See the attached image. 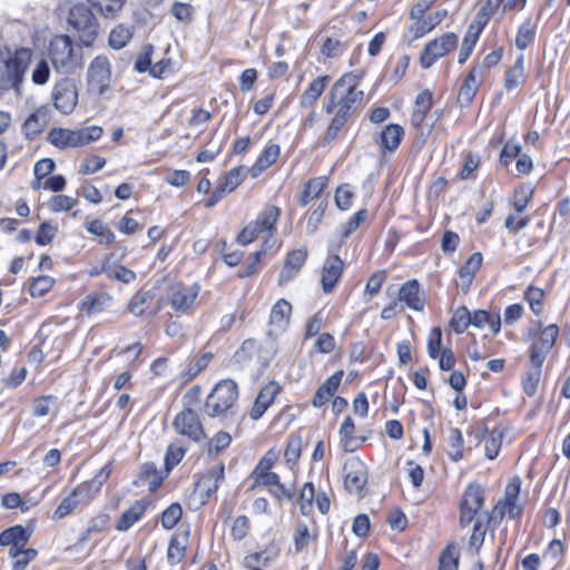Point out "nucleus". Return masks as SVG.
I'll use <instances>...</instances> for the list:
<instances>
[{
	"label": "nucleus",
	"instance_id": "nucleus-34",
	"mask_svg": "<svg viewBox=\"0 0 570 570\" xmlns=\"http://www.w3.org/2000/svg\"><path fill=\"white\" fill-rule=\"evenodd\" d=\"M197 287H178L171 294V306L176 312H186L195 302L198 292Z\"/></svg>",
	"mask_w": 570,
	"mask_h": 570
},
{
	"label": "nucleus",
	"instance_id": "nucleus-26",
	"mask_svg": "<svg viewBox=\"0 0 570 570\" xmlns=\"http://www.w3.org/2000/svg\"><path fill=\"white\" fill-rule=\"evenodd\" d=\"M292 313V305L284 298L278 299L272 307L269 325L278 332L285 331Z\"/></svg>",
	"mask_w": 570,
	"mask_h": 570
},
{
	"label": "nucleus",
	"instance_id": "nucleus-55",
	"mask_svg": "<svg viewBox=\"0 0 570 570\" xmlns=\"http://www.w3.org/2000/svg\"><path fill=\"white\" fill-rule=\"evenodd\" d=\"M276 550H264L261 552H255L246 556L244 558V567H250V566H269L277 557Z\"/></svg>",
	"mask_w": 570,
	"mask_h": 570
},
{
	"label": "nucleus",
	"instance_id": "nucleus-41",
	"mask_svg": "<svg viewBox=\"0 0 570 570\" xmlns=\"http://www.w3.org/2000/svg\"><path fill=\"white\" fill-rule=\"evenodd\" d=\"M537 35V24L531 20L523 22L515 37V47L519 50H525L534 40Z\"/></svg>",
	"mask_w": 570,
	"mask_h": 570
},
{
	"label": "nucleus",
	"instance_id": "nucleus-54",
	"mask_svg": "<svg viewBox=\"0 0 570 570\" xmlns=\"http://www.w3.org/2000/svg\"><path fill=\"white\" fill-rule=\"evenodd\" d=\"M315 499V488L312 482L304 483L299 497L298 505L303 515H308L313 509V501Z\"/></svg>",
	"mask_w": 570,
	"mask_h": 570
},
{
	"label": "nucleus",
	"instance_id": "nucleus-14",
	"mask_svg": "<svg viewBox=\"0 0 570 570\" xmlns=\"http://www.w3.org/2000/svg\"><path fill=\"white\" fill-rule=\"evenodd\" d=\"M458 43V37L454 32H446L439 38L430 41L420 57L421 66L425 69L451 51Z\"/></svg>",
	"mask_w": 570,
	"mask_h": 570
},
{
	"label": "nucleus",
	"instance_id": "nucleus-45",
	"mask_svg": "<svg viewBox=\"0 0 570 570\" xmlns=\"http://www.w3.org/2000/svg\"><path fill=\"white\" fill-rule=\"evenodd\" d=\"M460 552L455 544H449L440 554L438 570H458Z\"/></svg>",
	"mask_w": 570,
	"mask_h": 570
},
{
	"label": "nucleus",
	"instance_id": "nucleus-15",
	"mask_svg": "<svg viewBox=\"0 0 570 570\" xmlns=\"http://www.w3.org/2000/svg\"><path fill=\"white\" fill-rule=\"evenodd\" d=\"M173 425L178 434L191 441L199 442L206 436L198 414L189 407L184 409L176 415Z\"/></svg>",
	"mask_w": 570,
	"mask_h": 570
},
{
	"label": "nucleus",
	"instance_id": "nucleus-19",
	"mask_svg": "<svg viewBox=\"0 0 570 570\" xmlns=\"http://www.w3.org/2000/svg\"><path fill=\"white\" fill-rule=\"evenodd\" d=\"M225 466L218 464L208 470L207 473L202 475L195 483L194 492L198 494L203 502H205L219 487L224 480Z\"/></svg>",
	"mask_w": 570,
	"mask_h": 570
},
{
	"label": "nucleus",
	"instance_id": "nucleus-10",
	"mask_svg": "<svg viewBox=\"0 0 570 570\" xmlns=\"http://www.w3.org/2000/svg\"><path fill=\"white\" fill-rule=\"evenodd\" d=\"M112 461H109L91 480L80 483L71 491L79 505L89 504L98 495L112 472Z\"/></svg>",
	"mask_w": 570,
	"mask_h": 570
},
{
	"label": "nucleus",
	"instance_id": "nucleus-39",
	"mask_svg": "<svg viewBox=\"0 0 570 570\" xmlns=\"http://www.w3.org/2000/svg\"><path fill=\"white\" fill-rule=\"evenodd\" d=\"M326 187V177H315L305 184L304 190L299 197V205L305 207L313 199L320 196V194Z\"/></svg>",
	"mask_w": 570,
	"mask_h": 570
},
{
	"label": "nucleus",
	"instance_id": "nucleus-6",
	"mask_svg": "<svg viewBox=\"0 0 570 570\" xmlns=\"http://www.w3.org/2000/svg\"><path fill=\"white\" fill-rule=\"evenodd\" d=\"M68 23L78 32L79 39L83 46L89 47L94 43L98 35L99 23L86 4H75L70 9Z\"/></svg>",
	"mask_w": 570,
	"mask_h": 570
},
{
	"label": "nucleus",
	"instance_id": "nucleus-20",
	"mask_svg": "<svg viewBox=\"0 0 570 570\" xmlns=\"http://www.w3.org/2000/svg\"><path fill=\"white\" fill-rule=\"evenodd\" d=\"M483 71L481 66H474L465 79L459 90L458 94V102L462 107H466L473 100L476 91L479 90L481 82L483 80Z\"/></svg>",
	"mask_w": 570,
	"mask_h": 570
},
{
	"label": "nucleus",
	"instance_id": "nucleus-61",
	"mask_svg": "<svg viewBox=\"0 0 570 570\" xmlns=\"http://www.w3.org/2000/svg\"><path fill=\"white\" fill-rule=\"evenodd\" d=\"M107 278L109 281L120 282V283H131L136 279V274L131 269L126 268L125 266H116L112 268H107L104 271Z\"/></svg>",
	"mask_w": 570,
	"mask_h": 570
},
{
	"label": "nucleus",
	"instance_id": "nucleus-32",
	"mask_svg": "<svg viewBox=\"0 0 570 570\" xmlns=\"http://www.w3.org/2000/svg\"><path fill=\"white\" fill-rule=\"evenodd\" d=\"M111 301L112 298L109 294L101 292L86 296L79 304V308L88 315H92L102 312L111 304Z\"/></svg>",
	"mask_w": 570,
	"mask_h": 570
},
{
	"label": "nucleus",
	"instance_id": "nucleus-37",
	"mask_svg": "<svg viewBox=\"0 0 570 570\" xmlns=\"http://www.w3.org/2000/svg\"><path fill=\"white\" fill-rule=\"evenodd\" d=\"M279 146L277 144H271L266 146L262 153V155L258 157L255 165L252 167V176L256 177L258 174H261L263 170L267 169L269 166H272L279 156Z\"/></svg>",
	"mask_w": 570,
	"mask_h": 570
},
{
	"label": "nucleus",
	"instance_id": "nucleus-27",
	"mask_svg": "<svg viewBox=\"0 0 570 570\" xmlns=\"http://www.w3.org/2000/svg\"><path fill=\"white\" fill-rule=\"evenodd\" d=\"M354 421L346 416L340 428V438L345 452L356 451L364 442L365 438L354 435Z\"/></svg>",
	"mask_w": 570,
	"mask_h": 570
},
{
	"label": "nucleus",
	"instance_id": "nucleus-7",
	"mask_svg": "<svg viewBox=\"0 0 570 570\" xmlns=\"http://www.w3.org/2000/svg\"><path fill=\"white\" fill-rule=\"evenodd\" d=\"M279 217V208L276 206L265 207L257 218L247 224L238 234L237 243L242 246L253 243L261 233L272 232Z\"/></svg>",
	"mask_w": 570,
	"mask_h": 570
},
{
	"label": "nucleus",
	"instance_id": "nucleus-40",
	"mask_svg": "<svg viewBox=\"0 0 570 570\" xmlns=\"http://www.w3.org/2000/svg\"><path fill=\"white\" fill-rule=\"evenodd\" d=\"M542 365L543 364L538 365L535 363H531V368H529L525 372V374L522 379V387H523L524 393L528 396H533L538 391V386H539V382H540L541 373H542Z\"/></svg>",
	"mask_w": 570,
	"mask_h": 570
},
{
	"label": "nucleus",
	"instance_id": "nucleus-50",
	"mask_svg": "<svg viewBox=\"0 0 570 570\" xmlns=\"http://www.w3.org/2000/svg\"><path fill=\"white\" fill-rule=\"evenodd\" d=\"M470 324L471 313L465 306L459 307L450 321L451 328L458 334L464 333Z\"/></svg>",
	"mask_w": 570,
	"mask_h": 570
},
{
	"label": "nucleus",
	"instance_id": "nucleus-59",
	"mask_svg": "<svg viewBox=\"0 0 570 570\" xmlns=\"http://www.w3.org/2000/svg\"><path fill=\"white\" fill-rule=\"evenodd\" d=\"M502 431L493 430L490 432L484 444L485 456L488 459L493 460L497 458L502 445Z\"/></svg>",
	"mask_w": 570,
	"mask_h": 570
},
{
	"label": "nucleus",
	"instance_id": "nucleus-24",
	"mask_svg": "<svg viewBox=\"0 0 570 570\" xmlns=\"http://www.w3.org/2000/svg\"><path fill=\"white\" fill-rule=\"evenodd\" d=\"M32 533V528H26L21 524L9 527L0 532V547H26Z\"/></svg>",
	"mask_w": 570,
	"mask_h": 570
},
{
	"label": "nucleus",
	"instance_id": "nucleus-29",
	"mask_svg": "<svg viewBox=\"0 0 570 570\" xmlns=\"http://www.w3.org/2000/svg\"><path fill=\"white\" fill-rule=\"evenodd\" d=\"M448 14L446 10H439L430 13L428 17L416 18L415 22L411 27V31L414 33V38H421L430 32L435 26H438Z\"/></svg>",
	"mask_w": 570,
	"mask_h": 570
},
{
	"label": "nucleus",
	"instance_id": "nucleus-1",
	"mask_svg": "<svg viewBox=\"0 0 570 570\" xmlns=\"http://www.w3.org/2000/svg\"><path fill=\"white\" fill-rule=\"evenodd\" d=\"M360 81L361 77L353 72L345 73L336 80L328 92L325 111L350 119L364 99L363 90L357 89Z\"/></svg>",
	"mask_w": 570,
	"mask_h": 570
},
{
	"label": "nucleus",
	"instance_id": "nucleus-49",
	"mask_svg": "<svg viewBox=\"0 0 570 570\" xmlns=\"http://www.w3.org/2000/svg\"><path fill=\"white\" fill-rule=\"evenodd\" d=\"M347 121V118L334 114L324 136L321 139V145L323 147L331 145L338 137L340 131Z\"/></svg>",
	"mask_w": 570,
	"mask_h": 570
},
{
	"label": "nucleus",
	"instance_id": "nucleus-64",
	"mask_svg": "<svg viewBox=\"0 0 570 570\" xmlns=\"http://www.w3.org/2000/svg\"><path fill=\"white\" fill-rule=\"evenodd\" d=\"M108 517L107 515H97L92 518L86 530L80 534L79 541L85 542L89 540L94 534L100 533L107 525Z\"/></svg>",
	"mask_w": 570,
	"mask_h": 570
},
{
	"label": "nucleus",
	"instance_id": "nucleus-21",
	"mask_svg": "<svg viewBox=\"0 0 570 570\" xmlns=\"http://www.w3.org/2000/svg\"><path fill=\"white\" fill-rule=\"evenodd\" d=\"M278 392L279 385L274 381L264 385L254 401L253 407L249 412L250 419L254 421L259 420L272 405Z\"/></svg>",
	"mask_w": 570,
	"mask_h": 570
},
{
	"label": "nucleus",
	"instance_id": "nucleus-28",
	"mask_svg": "<svg viewBox=\"0 0 570 570\" xmlns=\"http://www.w3.org/2000/svg\"><path fill=\"white\" fill-rule=\"evenodd\" d=\"M344 262L337 255H328L323 265L321 285H335L343 273Z\"/></svg>",
	"mask_w": 570,
	"mask_h": 570
},
{
	"label": "nucleus",
	"instance_id": "nucleus-62",
	"mask_svg": "<svg viewBox=\"0 0 570 570\" xmlns=\"http://www.w3.org/2000/svg\"><path fill=\"white\" fill-rule=\"evenodd\" d=\"M276 454L273 450H268L258 461L256 466L254 468L250 476L255 480L261 478L263 474L271 473L272 468L275 463Z\"/></svg>",
	"mask_w": 570,
	"mask_h": 570
},
{
	"label": "nucleus",
	"instance_id": "nucleus-22",
	"mask_svg": "<svg viewBox=\"0 0 570 570\" xmlns=\"http://www.w3.org/2000/svg\"><path fill=\"white\" fill-rule=\"evenodd\" d=\"M404 136V129L397 124H390L376 136L374 141L381 148L382 153L394 151L401 144Z\"/></svg>",
	"mask_w": 570,
	"mask_h": 570
},
{
	"label": "nucleus",
	"instance_id": "nucleus-47",
	"mask_svg": "<svg viewBox=\"0 0 570 570\" xmlns=\"http://www.w3.org/2000/svg\"><path fill=\"white\" fill-rule=\"evenodd\" d=\"M140 480L148 484L150 491H155L161 485L164 478L160 475L155 463L147 462L141 466Z\"/></svg>",
	"mask_w": 570,
	"mask_h": 570
},
{
	"label": "nucleus",
	"instance_id": "nucleus-46",
	"mask_svg": "<svg viewBox=\"0 0 570 570\" xmlns=\"http://www.w3.org/2000/svg\"><path fill=\"white\" fill-rule=\"evenodd\" d=\"M276 245V238L273 235H268L259 250L254 253V258L250 261L247 266L239 272L240 277L249 276L255 273L256 265L261 261L262 256L267 253V250L272 249Z\"/></svg>",
	"mask_w": 570,
	"mask_h": 570
},
{
	"label": "nucleus",
	"instance_id": "nucleus-30",
	"mask_svg": "<svg viewBox=\"0 0 570 570\" xmlns=\"http://www.w3.org/2000/svg\"><path fill=\"white\" fill-rule=\"evenodd\" d=\"M147 503L144 500H138L125 510L117 523V530L127 531L134 525L146 512Z\"/></svg>",
	"mask_w": 570,
	"mask_h": 570
},
{
	"label": "nucleus",
	"instance_id": "nucleus-16",
	"mask_svg": "<svg viewBox=\"0 0 570 570\" xmlns=\"http://www.w3.org/2000/svg\"><path fill=\"white\" fill-rule=\"evenodd\" d=\"M533 335L537 336V341L530 347V362L538 365L543 364L547 355L556 344L559 327L556 324H550L539 333L534 332Z\"/></svg>",
	"mask_w": 570,
	"mask_h": 570
},
{
	"label": "nucleus",
	"instance_id": "nucleus-17",
	"mask_svg": "<svg viewBox=\"0 0 570 570\" xmlns=\"http://www.w3.org/2000/svg\"><path fill=\"white\" fill-rule=\"evenodd\" d=\"M53 105L65 115L70 114L78 101V91L75 81L70 78L59 80L52 90Z\"/></svg>",
	"mask_w": 570,
	"mask_h": 570
},
{
	"label": "nucleus",
	"instance_id": "nucleus-36",
	"mask_svg": "<svg viewBox=\"0 0 570 570\" xmlns=\"http://www.w3.org/2000/svg\"><path fill=\"white\" fill-rule=\"evenodd\" d=\"M400 299L403 305L413 309L422 311L425 305V294L420 291V287H399Z\"/></svg>",
	"mask_w": 570,
	"mask_h": 570
},
{
	"label": "nucleus",
	"instance_id": "nucleus-42",
	"mask_svg": "<svg viewBox=\"0 0 570 570\" xmlns=\"http://www.w3.org/2000/svg\"><path fill=\"white\" fill-rule=\"evenodd\" d=\"M246 177V169L244 167H236L229 170L218 183V186L226 194L234 191Z\"/></svg>",
	"mask_w": 570,
	"mask_h": 570
},
{
	"label": "nucleus",
	"instance_id": "nucleus-60",
	"mask_svg": "<svg viewBox=\"0 0 570 570\" xmlns=\"http://www.w3.org/2000/svg\"><path fill=\"white\" fill-rule=\"evenodd\" d=\"M293 539L295 551L299 552L311 543L314 537L311 535L308 528L304 522H298L294 529Z\"/></svg>",
	"mask_w": 570,
	"mask_h": 570
},
{
	"label": "nucleus",
	"instance_id": "nucleus-43",
	"mask_svg": "<svg viewBox=\"0 0 570 570\" xmlns=\"http://www.w3.org/2000/svg\"><path fill=\"white\" fill-rule=\"evenodd\" d=\"M47 125V114L42 110H37L31 114L23 124V129L27 137H35L39 135Z\"/></svg>",
	"mask_w": 570,
	"mask_h": 570
},
{
	"label": "nucleus",
	"instance_id": "nucleus-58",
	"mask_svg": "<svg viewBox=\"0 0 570 570\" xmlns=\"http://www.w3.org/2000/svg\"><path fill=\"white\" fill-rule=\"evenodd\" d=\"M181 514V505L177 502L171 503L161 513V525L167 530L173 529L180 520Z\"/></svg>",
	"mask_w": 570,
	"mask_h": 570
},
{
	"label": "nucleus",
	"instance_id": "nucleus-11",
	"mask_svg": "<svg viewBox=\"0 0 570 570\" xmlns=\"http://www.w3.org/2000/svg\"><path fill=\"white\" fill-rule=\"evenodd\" d=\"M112 461H109L91 480L80 483L71 491L79 505L89 504L98 495L112 472Z\"/></svg>",
	"mask_w": 570,
	"mask_h": 570
},
{
	"label": "nucleus",
	"instance_id": "nucleus-51",
	"mask_svg": "<svg viewBox=\"0 0 570 570\" xmlns=\"http://www.w3.org/2000/svg\"><path fill=\"white\" fill-rule=\"evenodd\" d=\"M481 264V253H473L459 269V275L462 278V281L471 283L474 274L480 268Z\"/></svg>",
	"mask_w": 570,
	"mask_h": 570
},
{
	"label": "nucleus",
	"instance_id": "nucleus-33",
	"mask_svg": "<svg viewBox=\"0 0 570 570\" xmlns=\"http://www.w3.org/2000/svg\"><path fill=\"white\" fill-rule=\"evenodd\" d=\"M328 81V76L316 77L302 94L301 106L311 107L321 97Z\"/></svg>",
	"mask_w": 570,
	"mask_h": 570
},
{
	"label": "nucleus",
	"instance_id": "nucleus-3",
	"mask_svg": "<svg viewBox=\"0 0 570 570\" xmlns=\"http://www.w3.org/2000/svg\"><path fill=\"white\" fill-rule=\"evenodd\" d=\"M49 57L55 69L61 73H72L82 66V49L67 35L51 39Z\"/></svg>",
	"mask_w": 570,
	"mask_h": 570
},
{
	"label": "nucleus",
	"instance_id": "nucleus-5",
	"mask_svg": "<svg viewBox=\"0 0 570 570\" xmlns=\"http://www.w3.org/2000/svg\"><path fill=\"white\" fill-rule=\"evenodd\" d=\"M102 132L104 130L99 126H88L75 130L59 127L52 128L48 132L47 140L59 149L78 148L98 140Z\"/></svg>",
	"mask_w": 570,
	"mask_h": 570
},
{
	"label": "nucleus",
	"instance_id": "nucleus-2",
	"mask_svg": "<svg viewBox=\"0 0 570 570\" xmlns=\"http://www.w3.org/2000/svg\"><path fill=\"white\" fill-rule=\"evenodd\" d=\"M32 50L19 48L14 52L9 49H0V88L18 90L23 76L30 66Z\"/></svg>",
	"mask_w": 570,
	"mask_h": 570
},
{
	"label": "nucleus",
	"instance_id": "nucleus-63",
	"mask_svg": "<svg viewBox=\"0 0 570 570\" xmlns=\"http://www.w3.org/2000/svg\"><path fill=\"white\" fill-rule=\"evenodd\" d=\"M186 453V448L178 444H169L165 454L166 470L169 472L180 463Z\"/></svg>",
	"mask_w": 570,
	"mask_h": 570
},
{
	"label": "nucleus",
	"instance_id": "nucleus-13",
	"mask_svg": "<svg viewBox=\"0 0 570 570\" xmlns=\"http://www.w3.org/2000/svg\"><path fill=\"white\" fill-rule=\"evenodd\" d=\"M343 478L350 493L362 495L367 483V468L358 458H350L343 465Z\"/></svg>",
	"mask_w": 570,
	"mask_h": 570
},
{
	"label": "nucleus",
	"instance_id": "nucleus-31",
	"mask_svg": "<svg viewBox=\"0 0 570 570\" xmlns=\"http://www.w3.org/2000/svg\"><path fill=\"white\" fill-rule=\"evenodd\" d=\"M493 519L489 512H481L476 519H474L472 534L470 537V547L474 548L476 551L480 550L481 546L484 542L488 524Z\"/></svg>",
	"mask_w": 570,
	"mask_h": 570
},
{
	"label": "nucleus",
	"instance_id": "nucleus-12",
	"mask_svg": "<svg viewBox=\"0 0 570 570\" xmlns=\"http://www.w3.org/2000/svg\"><path fill=\"white\" fill-rule=\"evenodd\" d=\"M112 461H109L91 480L80 483L71 491L79 505L89 504L98 495L112 472Z\"/></svg>",
	"mask_w": 570,
	"mask_h": 570
},
{
	"label": "nucleus",
	"instance_id": "nucleus-9",
	"mask_svg": "<svg viewBox=\"0 0 570 570\" xmlns=\"http://www.w3.org/2000/svg\"><path fill=\"white\" fill-rule=\"evenodd\" d=\"M484 503V491L478 483H469L460 501L459 523L462 528L468 527L482 512Z\"/></svg>",
	"mask_w": 570,
	"mask_h": 570
},
{
	"label": "nucleus",
	"instance_id": "nucleus-25",
	"mask_svg": "<svg viewBox=\"0 0 570 570\" xmlns=\"http://www.w3.org/2000/svg\"><path fill=\"white\" fill-rule=\"evenodd\" d=\"M343 377V371H336L317 389L312 401L313 406L322 407L338 389Z\"/></svg>",
	"mask_w": 570,
	"mask_h": 570
},
{
	"label": "nucleus",
	"instance_id": "nucleus-23",
	"mask_svg": "<svg viewBox=\"0 0 570 570\" xmlns=\"http://www.w3.org/2000/svg\"><path fill=\"white\" fill-rule=\"evenodd\" d=\"M307 258V249L305 247L296 248L287 254L283 269L279 274V282L288 283L293 281L295 275L301 271Z\"/></svg>",
	"mask_w": 570,
	"mask_h": 570
},
{
	"label": "nucleus",
	"instance_id": "nucleus-53",
	"mask_svg": "<svg viewBox=\"0 0 570 570\" xmlns=\"http://www.w3.org/2000/svg\"><path fill=\"white\" fill-rule=\"evenodd\" d=\"M132 32L129 27L119 24L115 27L109 36V46L114 49L124 48L131 39Z\"/></svg>",
	"mask_w": 570,
	"mask_h": 570
},
{
	"label": "nucleus",
	"instance_id": "nucleus-56",
	"mask_svg": "<svg viewBox=\"0 0 570 570\" xmlns=\"http://www.w3.org/2000/svg\"><path fill=\"white\" fill-rule=\"evenodd\" d=\"M256 350V341L253 338H247L242 343L240 347L234 353L233 361L239 365H244L252 360Z\"/></svg>",
	"mask_w": 570,
	"mask_h": 570
},
{
	"label": "nucleus",
	"instance_id": "nucleus-48",
	"mask_svg": "<svg viewBox=\"0 0 570 570\" xmlns=\"http://www.w3.org/2000/svg\"><path fill=\"white\" fill-rule=\"evenodd\" d=\"M104 17L115 18L122 9L126 0H88Z\"/></svg>",
	"mask_w": 570,
	"mask_h": 570
},
{
	"label": "nucleus",
	"instance_id": "nucleus-52",
	"mask_svg": "<svg viewBox=\"0 0 570 570\" xmlns=\"http://www.w3.org/2000/svg\"><path fill=\"white\" fill-rule=\"evenodd\" d=\"M520 513L521 507L517 504V500H504L502 504L498 502L490 514L493 515L494 520H502L505 514H508L510 519H514Z\"/></svg>",
	"mask_w": 570,
	"mask_h": 570
},
{
	"label": "nucleus",
	"instance_id": "nucleus-44",
	"mask_svg": "<svg viewBox=\"0 0 570 570\" xmlns=\"http://www.w3.org/2000/svg\"><path fill=\"white\" fill-rule=\"evenodd\" d=\"M449 446L450 451L448 452V455L450 460L453 462H458L463 458V436L461 431L458 428H451L449 430Z\"/></svg>",
	"mask_w": 570,
	"mask_h": 570
},
{
	"label": "nucleus",
	"instance_id": "nucleus-4",
	"mask_svg": "<svg viewBox=\"0 0 570 570\" xmlns=\"http://www.w3.org/2000/svg\"><path fill=\"white\" fill-rule=\"evenodd\" d=\"M237 399V384L233 380H222L207 396L204 412L210 417L227 416L234 413Z\"/></svg>",
	"mask_w": 570,
	"mask_h": 570
},
{
	"label": "nucleus",
	"instance_id": "nucleus-35",
	"mask_svg": "<svg viewBox=\"0 0 570 570\" xmlns=\"http://www.w3.org/2000/svg\"><path fill=\"white\" fill-rule=\"evenodd\" d=\"M188 535L189 530L185 531L181 538H179L178 534L171 535L167 549V561L170 566H176L183 560L186 551Z\"/></svg>",
	"mask_w": 570,
	"mask_h": 570
},
{
	"label": "nucleus",
	"instance_id": "nucleus-18",
	"mask_svg": "<svg viewBox=\"0 0 570 570\" xmlns=\"http://www.w3.org/2000/svg\"><path fill=\"white\" fill-rule=\"evenodd\" d=\"M161 306L153 288L138 291L129 302V311L136 316L154 317Z\"/></svg>",
	"mask_w": 570,
	"mask_h": 570
},
{
	"label": "nucleus",
	"instance_id": "nucleus-38",
	"mask_svg": "<svg viewBox=\"0 0 570 570\" xmlns=\"http://www.w3.org/2000/svg\"><path fill=\"white\" fill-rule=\"evenodd\" d=\"M524 79V57L520 56L504 76V88L509 91L518 88Z\"/></svg>",
	"mask_w": 570,
	"mask_h": 570
},
{
	"label": "nucleus",
	"instance_id": "nucleus-8",
	"mask_svg": "<svg viewBox=\"0 0 570 570\" xmlns=\"http://www.w3.org/2000/svg\"><path fill=\"white\" fill-rule=\"evenodd\" d=\"M111 63L106 56L95 57L87 69V86L90 94L101 96L111 87Z\"/></svg>",
	"mask_w": 570,
	"mask_h": 570
},
{
	"label": "nucleus",
	"instance_id": "nucleus-57",
	"mask_svg": "<svg viewBox=\"0 0 570 570\" xmlns=\"http://www.w3.org/2000/svg\"><path fill=\"white\" fill-rule=\"evenodd\" d=\"M87 232L100 237V243L109 245L115 240V234L99 219L87 225Z\"/></svg>",
	"mask_w": 570,
	"mask_h": 570
}]
</instances>
